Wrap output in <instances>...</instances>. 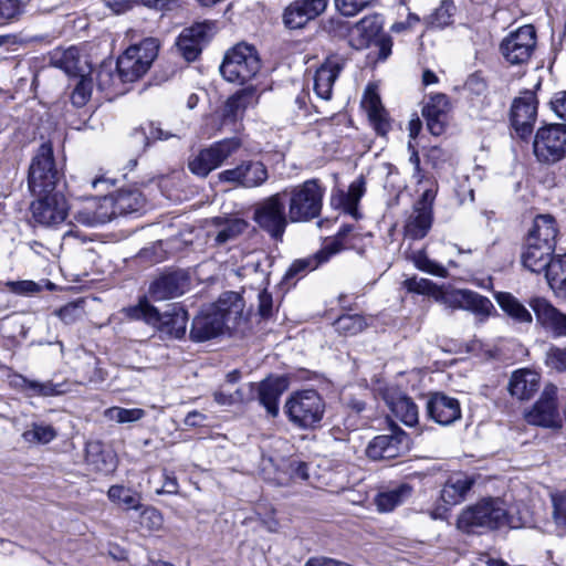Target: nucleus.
Listing matches in <instances>:
<instances>
[{
	"mask_svg": "<svg viewBox=\"0 0 566 566\" xmlns=\"http://www.w3.org/2000/svg\"><path fill=\"white\" fill-rule=\"evenodd\" d=\"M244 303L235 292H227L220 298L202 310L191 325L190 337L205 342L223 333L224 327H235L242 317Z\"/></svg>",
	"mask_w": 566,
	"mask_h": 566,
	"instance_id": "f257e3e1",
	"label": "nucleus"
},
{
	"mask_svg": "<svg viewBox=\"0 0 566 566\" xmlns=\"http://www.w3.org/2000/svg\"><path fill=\"white\" fill-rule=\"evenodd\" d=\"M527 523L525 516L517 511L507 509L500 497H485L473 505L465 507L457 520L459 530L471 533L479 528L496 530L503 526L520 528Z\"/></svg>",
	"mask_w": 566,
	"mask_h": 566,
	"instance_id": "f03ea898",
	"label": "nucleus"
},
{
	"mask_svg": "<svg viewBox=\"0 0 566 566\" xmlns=\"http://www.w3.org/2000/svg\"><path fill=\"white\" fill-rule=\"evenodd\" d=\"M281 193L287 201L291 222H308L321 216L325 188L318 179H307L302 184L286 187Z\"/></svg>",
	"mask_w": 566,
	"mask_h": 566,
	"instance_id": "7ed1b4c3",
	"label": "nucleus"
},
{
	"mask_svg": "<svg viewBox=\"0 0 566 566\" xmlns=\"http://www.w3.org/2000/svg\"><path fill=\"white\" fill-rule=\"evenodd\" d=\"M283 409L294 427L312 430L319 426L324 417L325 402L316 390H298L286 399Z\"/></svg>",
	"mask_w": 566,
	"mask_h": 566,
	"instance_id": "20e7f679",
	"label": "nucleus"
},
{
	"mask_svg": "<svg viewBox=\"0 0 566 566\" xmlns=\"http://www.w3.org/2000/svg\"><path fill=\"white\" fill-rule=\"evenodd\" d=\"M159 46L156 38H147L138 44L130 45L116 63L120 81L135 82L146 74L158 55Z\"/></svg>",
	"mask_w": 566,
	"mask_h": 566,
	"instance_id": "39448f33",
	"label": "nucleus"
},
{
	"mask_svg": "<svg viewBox=\"0 0 566 566\" xmlns=\"http://www.w3.org/2000/svg\"><path fill=\"white\" fill-rule=\"evenodd\" d=\"M62 179L56 168L53 149L50 144H42L29 169L28 186L34 196L53 193Z\"/></svg>",
	"mask_w": 566,
	"mask_h": 566,
	"instance_id": "423d86ee",
	"label": "nucleus"
},
{
	"mask_svg": "<svg viewBox=\"0 0 566 566\" xmlns=\"http://www.w3.org/2000/svg\"><path fill=\"white\" fill-rule=\"evenodd\" d=\"M123 313L130 319H143L158 327L167 326L168 333L177 338L186 333L187 313L181 307L174 306L170 311L160 314L146 297H143L138 304L124 308Z\"/></svg>",
	"mask_w": 566,
	"mask_h": 566,
	"instance_id": "0eeeda50",
	"label": "nucleus"
},
{
	"mask_svg": "<svg viewBox=\"0 0 566 566\" xmlns=\"http://www.w3.org/2000/svg\"><path fill=\"white\" fill-rule=\"evenodd\" d=\"M260 67L261 63L255 49L241 43L226 53L220 72L226 81L243 84L253 78Z\"/></svg>",
	"mask_w": 566,
	"mask_h": 566,
	"instance_id": "6e6552de",
	"label": "nucleus"
},
{
	"mask_svg": "<svg viewBox=\"0 0 566 566\" xmlns=\"http://www.w3.org/2000/svg\"><path fill=\"white\" fill-rule=\"evenodd\" d=\"M254 222L271 238L281 240L289 224V211H285L284 199L281 192L264 198L254 206Z\"/></svg>",
	"mask_w": 566,
	"mask_h": 566,
	"instance_id": "1a4fd4ad",
	"label": "nucleus"
},
{
	"mask_svg": "<svg viewBox=\"0 0 566 566\" xmlns=\"http://www.w3.org/2000/svg\"><path fill=\"white\" fill-rule=\"evenodd\" d=\"M536 159L552 165L566 157V125L552 124L537 130L533 143Z\"/></svg>",
	"mask_w": 566,
	"mask_h": 566,
	"instance_id": "9d476101",
	"label": "nucleus"
},
{
	"mask_svg": "<svg viewBox=\"0 0 566 566\" xmlns=\"http://www.w3.org/2000/svg\"><path fill=\"white\" fill-rule=\"evenodd\" d=\"M537 44L535 28L525 24L510 32L501 42L500 51L506 62L512 65L527 63Z\"/></svg>",
	"mask_w": 566,
	"mask_h": 566,
	"instance_id": "9b49d317",
	"label": "nucleus"
},
{
	"mask_svg": "<svg viewBox=\"0 0 566 566\" xmlns=\"http://www.w3.org/2000/svg\"><path fill=\"white\" fill-rule=\"evenodd\" d=\"M528 424L559 430L563 427L557 402V387L548 384L544 387L537 401L524 411Z\"/></svg>",
	"mask_w": 566,
	"mask_h": 566,
	"instance_id": "f8f14e48",
	"label": "nucleus"
},
{
	"mask_svg": "<svg viewBox=\"0 0 566 566\" xmlns=\"http://www.w3.org/2000/svg\"><path fill=\"white\" fill-rule=\"evenodd\" d=\"M241 146L238 138H227L201 149L189 159V170L199 176L207 177L210 171L220 167Z\"/></svg>",
	"mask_w": 566,
	"mask_h": 566,
	"instance_id": "ddd939ff",
	"label": "nucleus"
},
{
	"mask_svg": "<svg viewBox=\"0 0 566 566\" xmlns=\"http://www.w3.org/2000/svg\"><path fill=\"white\" fill-rule=\"evenodd\" d=\"M214 21L196 22L189 28H185L176 41V46L180 55L188 62L195 61L201 53L203 46L217 33Z\"/></svg>",
	"mask_w": 566,
	"mask_h": 566,
	"instance_id": "4468645a",
	"label": "nucleus"
},
{
	"mask_svg": "<svg viewBox=\"0 0 566 566\" xmlns=\"http://www.w3.org/2000/svg\"><path fill=\"white\" fill-rule=\"evenodd\" d=\"M218 179L234 188L251 189L264 185L269 179V171L262 161L245 160L233 168L219 172Z\"/></svg>",
	"mask_w": 566,
	"mask_h": 566,
	"instance_id": "2eb2a0df",
	"label": "nucleus"
},
{
	"mask_svg": "<svg viewBox=\"0 0 566 566\" xmlns=\"http://www.w3.org/2000/svg\"><path fill=\"white\" fill-rule=\"evenodd\" d=\"M36 197L38 199L30 207L35 223L42 227H55L66 219L69 206L62 192L55 191Z\"/></svg>",
	"mask_w": 566,
	"mask_h": 566,
	"instance_id": "dca6fc26",
	"label": "nucleus"
},
{
	"mask_svg": "<svg viewBox=\"0 0 566 566\" xmlns=\"http://www.w3.org/2000/svg\"><path fill=\"white\" fill-rule=\"evenodd\" d=\"M409 438L398 427H392L389 434L375 437L366 449V454L371 460H389L399 457L409 450Z\"/></svg>",
	"mask_w": 566,
	"mask_h": 566,
	"instance_id": "f3484780",
	"label": "nucleus"
},
{
	"mask_svg": "<svg viewBox=\"0 0 566 566\" xmlns=\"http://www.w3.org/2000/svg\"><path fill=\"white\" fill-rule=\"evenodd\" d=\"M537 323L554 336H566V314L557 310L548 300L535 296L530 300Z\"/></svg>",
	"mask_w": 566,
	"mask_h": 566,
	"instance_id": "a211bd4d",
	"label": "nucleus"
},
{
	"mask_svg": "<svg viewBox=\"0 0 566 566\" xmlns=\"http://www.w3.org/2000/svg\"><path fill=\"white\" fill-rule=\"evenodd\" d=\"M427 416L441 426H450L461 418V407L457 398L443 392H433L426 402Z\"/></svg>",
	"mask_w": 566,
	"mask_h": 566,
	"instance_id": "6ab92c4d",
	"label": "nucleus"
},
{
	"mask_svg": "<svg viewBox=\"0 0 566 566\" xmlns=\"http://www.w3.org/2000/svg\"><path fill=\"white\" fill-rule=\"evenodd\" d=\"M537 115V101L532 92L514 99L511 109V120L516 133L526 138L533 129Z\"/></svg>",
	"mask_w": 566,
	"mask_h": 566,
	"instance_id": "aec40b11",
	"label": "nucleus"
},
{
	"mask_svg": "<svg viewBox=\"0 0 566 566\" xmlns=\"http://www.w3.org/2000/svg\"><path fill=\"white\" fill-rule=\"evenodd\" d=\"M112 218V198L108 196L85 199L74 213L76 222L86 227L104 224Z\"/></svg>",
	"mask_w": 566,
	"mask_h": 566,
	"instance_id": "412c9836",
	"label": "nucleus"
},
{
	"mask_svg": "<svg viewBox=\"0 0 566 566\" xmlns=\"http://www.w3.org/2000/svg\"><path fill=\"white\" fill-rule=\"evenodd\" d=\"M450 111L451 103L444 94L431 95L426 102L422 107V116L426 119L428 130L432 135L440 136L444 133Z\"/></svg>",
	"mask_w": 566,
	"mask_h": 566,
	"instance_id": "4be33fe9",
	"label": "nucleus"
},
{
	"mask_svg": "<svg viewBox=\"0 0 566 566\" xmlns=\"http://www.w3.org/2000/svg\"><path fill=\"white\" fill-rule=\"evenodd\" d=\"M328 0H296L284 12V23L290 29L303 28L308 21L323 13Z\"/></svg>",
	"mask_w": 566,
	"mask_h": 566,
	"instance_id": "5701e85b",
	"label": "nucleus"
},
{
	"mask_svg": "<svg viewBox=\"0 0 566 566\" xmlns=\"http://www.w3.org/2000/svg\"><path fill=\"white\" fill-rule=\"evenodd\" d=\"M344 60L339 56H329L316 70L314 76V91L316 95L325 101L331 99L333 86L339 73L344 69Z\"/></svg>",
	"mask_w": 566,
	"mask_h": 566,
	"instance_id": "b1692460",
	"label": "nucleus"
},
{
	"mask_svg": "<svg viewBox=\"0 0 566 566\" xmlns=\"http://www.w3.org/2000/svg\"><path fill=\"white\" fill-rule=\"evenodd\" d=\"M85 461L92 470L104 474L114 472L117 467L116 454L98 440L86 442Z\"/></svg>",
	"mask_w": 566,
	"mask_h": 566,
	"instance_id": "393cba45",
	"label": "nucleus"
},
{
	"mask_svg": "<svg viewBox=\"0 0 566 566\" xmlns=\"http://www.w3.org/2000/svg\"><path fill=\"white\" fill-rule=\"evenodd\" d=\"M213 229L208 231V238L216 245H222L228 241L235 239L248 228V222L239 218L217 217L211 220Z\"/></svg>",
	"mask_w": 566,
	"mask_h": 566,
	"instance_id": "a878e982",
	"label": "nucleus"
},
{
	"mask_svg": "<svg viewBox=\"0 0 566 566\" xmlns=\"http://www.w3.org/2000/svg\"><path fill=\"white\" fill-rule=\"evenodd\" d=\"M287 389L284 377H269L259 385V401L272 417L279 415V400Z\"/></svg>",
	"mask_w": 566,
	"mask_h": 566,
	"instance_id": "bb28decb",
	"label": "nucleus"
},
{
	"mask_svg": "<svg viewBox=\"0 0 566 566\" xmlns=\"http://www.w3.org/2000/svg\"><path fill=\"white\" fill-rule=\"evenodd\" d=\"M554 251L555 249L549 248V245L526 241L521 256L522 264L533 273L545 272L554 259Z\"/></svg>",
	"mask_w": 566,
	"mask_h": 566,
	"instance_id": "cd10ccee",
	"label": "nucleus"
},
{
	"mask_svg": "<svg viewBox=\"0 0 566 566\" xmlns=\"http://www.w3.org/2000/svg\"><path fill=\"white\" fill-rule=\"evenodd\" d=\"M473 483L474 481L463 473L450 475L441 490L442 502L449 506L461 503L465 500Z\"/></svg>",
	"mask_w": 566,
	"mask_h": 566,
	"instance_id": "c85d7f7f",
	"label": "nucleus"
},
{
	"mask_svg": "<svg viewBox=\"0 0 566 566\" xmlns=\"http://www.w3.org/2000/svg\"><path fill=\"white\" fill-rule=\"evenodd\" d=\"M50 63L69 75H83L86 62L83 61L77 48L55 49L50 54Z\"/></svg>",
	"mask_w": 566,
	"mask_h": 566,
	"instance_id": "c756f323",
	"label": "nucleus"
},
{
	"mask_svg": "<svg viewBox=\"0 0 566 566\" xmlns=\"http://www.w3.org/2000/svg\"><path fill=\"white\" fill-rule=\"evenodd\" d=\"M363 105L367 111L369 120L379 135H386L390 128L387 113L381 105L380 97L373 86H368L365 91Z\"/></svg>",
	"mask_w": 566,
	"mask_h": 566,
	"instance_id": "7c9ffc66",
	"label": "nucleus"
},
{
	"mask_svg": "<svg viewBox=\"0 0 566 566\" xmlns=\"http://www.w3.org/2000/svg\"><path fill=\"white\" fill-rule=\"evenodd\" d=\"M258 103V95L254 87H245L238 91L228 98L223 116L226 120L235 122L241 118L244 112Z\"/></svg>",
	"mask_w": 566,
	"mask_h": 566,
	"instance_id": "2f4dec72",
	"label": "nucleus"
},
{
	"mask_svg": "<svg viewBox=\"0 0 566 566\" xmlns=\"http://www.w3.org/2000/svg\"><path fill=\"white\" fill-rule=\"evenodd\" d=\"M539 387V375L528 369L514 371L509 382V391L517 399H530Z\"/></svg>",
	"mask_w": 566,
	"mask_h": 566,
	"instance_id": "473e14b6",
	"label": "nucleus"
},
{
	"mask_svg": "<svg viewBox=\"0 0 566 566\" xmlns=\"http://www.w3.org/2000/svg\"><path fill=\"white\" fill-rule=\"evenodd\" d=\"M384 398L392 415L406 426L411 427L418 422V407L409 397L392 392Z\"/></svg>",
	"mask_w": 566,
	"mask_h": 566,
	"instance_id": "72a5a7b5",
	"label": "nucleus"
},
{
	"mask_svg": "<svg viewBox=\"0 0 566 566\" xmlns=\"http://www.w3.org/2000/svg\"><path fill=\"white\" fill-rule=\"evenodd\" d=\"M558 229L551 214H538L534 219L527 241L555 249Z\"/></svg>",
	"mask_w": 566,
	"mask_h": 566,
	"instance_id": "f704fd0d",
	"label": "nucleus"
},
{
	"mask_svg": "<svg viewBox=\"0 0 566 566\" xmlns=\"http://www.w3.org/2000/svg\"><path fill=\"white\" fill-rule=\"evenodd\" d=\"M344 249L338 238L326 243L314 256L295 261L289 270L290 275H294L302 271H313L319 264L328 261V259Z\"/></svg>",
	"mask_w": 566,
	"mask_h": 566,
	"instance_id": "c9c22d12",
	"label": "nucleus"
},
{
	"mask_svg": "<svg viewBox=\"0 0 566 566\" xmlns=\"http://www.w3.org/2000/svg\"><path fill=\"white\" fill-rule=\"evenodd\" d=\"M432 224V209L430 207H413L412 213L405 224V235L419 240L427 235Z\"/></svg>",
	"mask_w": 566,
	"mask_h": 566,
	"instance_id": "e433bc0d",
	"label": "nucleus"
},
{
	"mask_svg": "<svg viewBox=\"0 0 566 566\" xmlns=\"http://www.w3.org/2000/svg\"><path fill=\"white\" fill-rule=\"evenodd\" d=\"M111 198L113 217L137 212L145 206V198L137 189H122Z\"/></svg>",
	"mask_w": 566,
	"mask_h": 566,
	"instance_id": "4c0bfd02",
	"label": "nucleus"
},
{
	"mask_svg": "<svg viewBox=\"0 0 566 566\" xmlns=\"http://www.w3.org/2000/svg\"><path fill=\"white\" fill-rule=\"evenodd\" d=\"M545 277L554 295L566 301V254L554 256Z\"/></svg>",
	"mask_w": 566,
	"mask_h": 566,
	"instance_id": "58836bf2",
	"label": "nucleus"
},
{
	"mask_svg": "<svg viewBox=\"0 0 566 566\" xmlns=\"http://www.w3.org/2000/svg\"><path fill=\"white\" fill-rule=\"evenodd\" d=\"M411 486L400 484L394 489L379 492L375 497V505L380 513H389L405 503L411 496Z\"/></svg>",
	"mask_w": 566,
	"mask_h": 566,
	"instance_id": "ea45409f",
	"label": "nucleus"
},
{
	"mask_svg": "<svg viewBox=\"0 0 566 566\" xmlns=\"http://www.w3.org/2000/svg\"><path fill=\"white\" fill-rule=\"evenodd\" d=\"M180 294H182V286L176 274L163 275L149 286V295L154 301H165Z\"/></svg>",
	"mask_w": 566,
	"mask_h": 566,
	"instance_id": "a19ab883",
	"label": "nucleus"
},
{
	"mask_svg": "<svg viewBox=\"0 0 566 566\" xmlns=\"http://www.w3.org/2000/svg\"><path fill=\"white\" fill-rule=\"evenodd\" d=\"M499 306L514 321L531 324V312L511 293L501 292L496 295Z\"/></svg>",
	"mask_w": 566,
	"mask_h": 566,
	"instance_id": "79ce46f5",
	"label": "nucleus"
},
{
	"mask_svg": "<svg viewBox=\"0 0 566 566\" xmlns=\"http://www.w3.org/2000/svg\"><path fill=\"white\" fill-rule=\"evenodd\" d=\"M463 310L475 315L479 323H483L495 311L493 303L485 296L467 290Z\"/></svg>",
	"mask_w": 566,
	"mask_h": 566,
	"instance_id": "37998d69",
	"label": "nucleus"
},
{
	"mask_svg": "<svg viewBox=\"0 0 566 566\" xmlns=\"http://www.w3.org/2000/svg\"><path fill=\"white\" fill-rule=\"evenodd\" d=\"M381 30V22L378 15H367L358 21L352 29V33L359 35L358 42L353 43L357 49L367 46L369 41Z\"/></svg>",
	"mask_w": 566,
	"mask_h": 566,
	"instance_id": "c03bdc74",
	"label": "nucleus"
},
{
	"mask_svg": "<svg viewBox=\"0 0 566 566\" xmlns=\"http://www.w3.org/2000/svg\"><path fill=\"white\" fill-rule=\"evenodd\" d=\"M57 436L56 429L45 422H32L22 433V438L28 443L46 444L53 441Z\"/></svg>",
	"mask_w": 566,
	"mask_h": 566,
	"instance_id": "a18cd8bd",
	"label": "nucleus"
},
{
	"mask_svg": "<svg viewBox=\"0 0 566 566\" xmlns=\"http://www.w3.org/2000/svg\"><path fill=\"white\" fill-rule=\"evenodd\" d=\"M111 502L123 505L125 510H138L142 507L140 496L124 485H112L107 491Z\"/></svg>",
	"mask_w": 566,
	"mask_h": 566,
	"instance_id": "49530a36",
	"label": "nucleus"
},
{
	"mask_svg": "<svg viewBox=\"0 0 566 566\" xmlns=\"http://www.w3.org/2000/svg\"><path fill=\"white\" fill-rule=\"evenodd\" d=\"M96 85L101 92H104L107 97L115 95L117 93V86L119 84L120 77L119 73L115 74L114 70L111 65H101L96 72Z\"/></svg>",
	"mask_w": 566,
	"mask_h": 566,
	"instance_id": "de8ad7c7",
	"label": "nucleus"
},
{
	"mask_svg": "<svg viewBox=\"0 0 566 566\" xmlns=\"http://www.w3.org/2000/svg\"><path fill=\"white\" fill-rule=\"evenodd\" d=\"M365 180L363 177L353 181L347 193H342V205L345 212L356 216L357 205L365 193Z\"/></svg>",
	"mask_w": 566,
	"mask_h": 566,
	"instance_id": "09e8293b",
	"label": "nucleus"
},
{
	"mask_svg": "<svg viewBox=\"0 0 566 566\" xmlns=\"http://www.w3.org/2000/svg\"><path fill=\"white\" fill-rule=\"evenodd\" d=\"M334 326L336 331L340 334L356 335L366 328L367 323L365 317H363L361 315L348 314L338 317L335 321Z\"/></svg>",
	"mask_w": 566,
	"mask_h": 566,
	"instance_id": "8fccbe9b",
	"label": "nucleus"
},
{
	"mask_svg": "<svg viewBox=\"0 0 566 566\" xmlns=\"http://www.w3.org/2000/svg\"><path fill=\"white\" fill-rule=\"evenodd\" d=\"M64 384H55L52 380L48 381H38L31 380L29 384V388L25 392L28 397H53L62 395L66 391L64 388Z\"/></svg>",
	"mask_w": 566,
	"mask_h": 566,
	"instance_id": "3c124183",
	"label": "nucleus"
},
{
	"mask_svg": "<svg viewBox=\"0 0 566 566\" xmlns=\"http://www.w3.org/2000/svg\"><path fill=\"white\" fill-rule=\"evenodd\" d=\"M455 12V7L452 1L444 0L441 4L428 17L427 23L432 28H444L452 22Z\"/></svg>",
	"mask_w": 566,
	"mask_h": 566,
	"instance_id": "603ef678",
	"label": "nucleus"
},
{
	"mask_svg": "<svg viewBox=\"0 0 566 566\" xmlns=\"http://www.w3.org/2000/svg\"><path fill=\"white\" fill-rule=\"evenodd\" d=\"M145 416V410L140 408L126 409L122 407H111L105 410V417L117 423L135 422Z\"/></svg>",
	"mask_w": 566,
	"mask_h": 566,
	"instance_id": "864d4df0",
	"label": "nucleus"
},
{
	"mask_svg": "<svg viewBox=\"0 0 566 566\" xmlns=\"http://www.w3.org/2000/svg\"><path fill=\"white\" fill-rule=\"evenodd\" d=\"M551 501L554 523L559 531L566 533V491L552 492Z\"/></svg>",
	"mask_w": 566,
	"mask_h": 566,
	"instance_id": "5fc2aeb1",
	"label": "nucleus"
},
{
	"mask_svg": "<svg viewBox=\"0 0 566 566\" xmlns=\"http://www.w3.org/2000/svg\"><path fill=\"white\" fill-rule=\"evenodd\" d=\"M411 260L415 266L420 271L439 277H446L448 275V271L443 265L430 260L422 251L413 252Z\"/></svg>",
	"mask_w": 566,
	"mask_h": 566,
	"instance_id": "6e6d98bb",
	"label": "nucleus"
},
{
	"mask_svg": "<svg viewBox=\"0 0 566 566\" xmlns=\"http://www.w3.org/2000/svg\"><path fill=\"white\" fill-rule=\"evenodd\" d=\"M467 290H444L438 287L434 300L448 308L463 310V303Z\"/></svg>",
	"mask_w": 566,
	"mask_h": 566,
	"instance_id": "4d7b16f0",
	"label": "nucleus"
},
{
	"mask_svg": "<svg viewBox=\"0 0 566 566\" xmlns=\"http://www.w3.org/2000/svg\"><path fill=\"white\" fill-rule=\"evenodd\" d=\"M403 287L411 293L429 295L434 298L438 287L432 281L423 277H409L402 282Z\"/></svg>",
	"mask_w": 566,
	"mask_h": 566,
	"instance_id": "13d9d810",
	"label": "nucleus"
},
{
	"mask_svg": "<svg viewBox=\"0 0 566 566\" xmlns=\"http://www.w3.org/2000/svg\"><path fill=\"white\" fill-rule=\"evenodd\" d=\"M91 94L92 81L81 75V78L71 94V102L74 106L82 107L88 102Z\"/></svg>",
	"mask_w": 566,
	"mask_h": 566,
	"instance_id": "bf43d9fd",
	"label": "nucleus"
},
{
	"mask_svg": "<svg viewBox=\"0 0 566 566\" xmlns=\"http://www.w3.org/2000/svg\"><path fill=\"white\" fill-rule=\"evenodd\" d=\"M139 525L148 531H157L163 526L161 513L151 506L145 507L139 514Z\"/></svg>",
	"mask_w": 566,
	"mask_h": 566,
	"instance_id": "052dcab7",
	"label": "nucleus"
},
{
	"mask_svg": "<svg viewBox=\"0 0 566 566\" xmlns=\"http://www.w3.org/2000/svg\"><path fill=\"white\" fill-rule=\"evenodd\" d=\"M336 9L345 17H354L375 0H334Z\"/></svg>",
	"mask_w": 566,
	"mask_h": 566,
	"instance_id": "680f3d73",
	"label": "nucleus"
},
{
	"mask_svg": "<svg viewBox=\"0 0 566 566\" xmlns=\"http://www.w3.org/2000/svg\"><path fill=\"white\" fill-rule=\"evenodd\" d=\"M545 364L551 369H554L558 373L566 371V347L558 348L552 347L547 350L545 357Z\"/></svg>",
	"mask_w": 566,
	"mask_h": 566,
	"instance_id": "e2e57ef3",
	"label": "nucleus"
},
{
	"mask_svg": "<svg viewBox=\"0 0 566 566\" xmlns=\"http://www.w3.org/2000/svg\"><path fill=\"white\" fill-rule=\"evenodd\" d=\"M55 314L66 324H72L80 319L83 315V310L77 303H69L57 310Z\"/></svg>",
	"mask_w": 566,
	"mask_h": 566,
	"instance_id": "0e129e2a",
	"label": "nucleus"
},
{
	"mask_svg": "<svg viewBox=\"0 0 566 566\" xmlns=\"http://www.w3.org/2000/svg\"><path fill=\"white\" fill-rule=\"evenodd\" d=\"M259 300V314L263 318H268L272 315L273 312V298L272 295L266 291L263 290L259 293L258 296Z\"/></svg>",
	"mask_w": 566,
	"mask_h": 566,
	"instance_id": "69168bd1",
	"label": "nucleus"
},
{
	"mask_svg": "<svg viewBox=\"0 0 566 566\" xmlns=\"http://www.w3.org/2000/svg\"><path fill=\"white\" fill-rule=\"evenodd\" d=\"M552 109L563 120H566V91L558 92L551 101Z\"/></svg>",
	"mask_w": 566,
	"mask_h": 566,
	"instance_id": "338daca9",
	"label": "nucleus"
},
{
	"mask_svg": "<svg viewBox=\"0 0 566 566\" xmlns=\"http://www.w3.org/2000/svg\"><path fill=\"white\" fill-rule=\"evenodd\" d=\"M107 8L114 13L120 14L133 8L137 0H104Z\"/></svg>",
	"mask_w": 566,
	"mask_h": 566,
	"instance_id": "774afa93",
	"label": "nucleus"
}]
</instances>
